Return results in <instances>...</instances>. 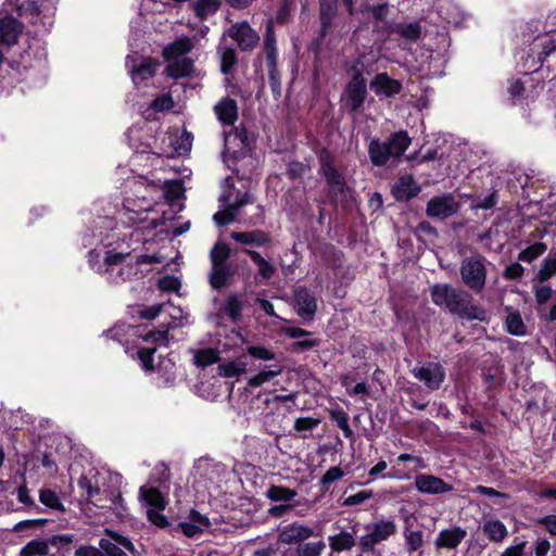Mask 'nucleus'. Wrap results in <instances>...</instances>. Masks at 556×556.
<instances>
[{"instance_id":"nucleus-1","label":"nucleus","mask_w":556,"mask_h":556,"mask_svg":"<svg viewBox=\"0 0 556 556\" xmlns=\"http://www.w3.org/2000/svg\"><path fill=\"white\" fill-rule=\"evenodd\" d=\"M127 187L121 218L124 225L134 227L129 237H136V242H139L143 240L141 235L144 231L156 229L163 224V218L154 210L161 189L155 181H149L144 177L129 180Z\"/></svg>"},{"instance_id":"nucleus-52","label":"nucleus","mask_w":556,"mask_h":556,"mask_svg":"<svg viewBox=\"0 0 556 556\" xmlns=\"http://www.w3.org/2000/svg\"><path fill=\"white\" fill-rule=\"evenodd\" d=\"M245 371L243 362H229L219 365V374L227 378L238 377Z\"/></svg>"},{"instance_id":"nucleus-18","label":"nucleus","mask_w":556,"mask_h":556,"mask_svg":"<svg viewBox=\"0 0 556 556\" xmlns=\"http://www.w3.org/2000/svg\"><path fill=\"white\" fill-rule=\"evenodd\" d=\"M321 173L333 193H342L345 188L343 176L332 165L330 155L327 152L320 154Z\"/></svg>"},{"instance_id":"nucleus-25","label":"nucleus","mask_w":556,"mask_h":556,"mask_svg":"<svg viewBox=\"0 0 556 556\" xmlns=\"http://www.w3.org/2000/svg\"><path fill=\"white\" fill-rule=\"evenodd\" d=\"M466 535V530L462 529L460 527L444 529L440 531L435 540V545L439 548L453 549L456 548L462 543Z\"/></svg>"},{"instance_id":"nucleus-29","label":"nucleus","mask_w":556,"mask_h":556,"mask_svg":"<svg viewBox=\"0 0 556 556\" xmlns=\"http://www.w3.org/2000/svg\"><path fill=\"white\" fill-rule=\"evenodd\" d=\"M20 34V25L15 18L5 17L0 20V41L12 45Z\"/></svg>"},{"instance_id":"nucleus-47","label":"nucleus","mask_w":556,"mask_h":556,"mask_svg":"<svg viewBox=\"0 0 556 556\" xmlns=\"http://www.w3.org/2000/svg\"><path fill=\"white\" fill-rule=\"evenodd\" d=\"M220 54V71L223 74H228L237 62V54L233 48L224 47L219 51Z\"/></svg>"},{"instance_id":"nucleus-31","label":"nucleus","mask_w":556,"mask_h":556,"mask_svg":"<svg viewBox=\"0 0 556 556\" xmlns=\"http://www.w3.org/2000/svg\"><path fill=\"white\" fill-rule=\"evenodd\" d=\"M296 491L289 489L283 485H270L265 495L271 502H282L290 504V502L296 496Z\"/></svg>"},{"instance_id":"nucleus-28","label":"nucleus","mask_w":556,"mask_h":556,"mask_svg":"<svg viewBox=\"0 0 556 556\" xmlns=\"http://www.w3.org/2000/svg\"><path fill=\"white\" fill-rule=\"evenodd\" d=\"M483 534L494 543H502L508 535L507 527L497 518H489L481 525Z\"/></svg>"},{"instance_id":"nucleus-33","label":"nucleus","mask_w":556,"mask_h":556,"mask_svg":"<svg viewBox=\"0 0 556 556\" xmlns=\"http://www.w3.org/2000/svg\"><path fill=\"white\" fill-rule=\"evenodd\" d=\"M220 8V0H197L192 3V9L198 17L206 20L215 14Z\"/></svg>"},{"instance_id":"nucleus-2","label":"nucleus","mask_w":556,"mask_h":556,"mask_svg":"<svg viewBox=\"0 0 556 556\" xmlns=\"http://www.w3.org/2000/svg\"><path fill=\"white\" fill-rule=\"evenodd\" d=\"M115 237L116 233L112 230L105 238H102L101 244L103 248L91 250L88 260L90 267L104 276L110 283L121 285L137 277L139 264L160 262V257L156 255L140 254L131 256L129 252L122 249L121 244L112 250H106L113 244Z\"/></svg>"},{"instance_id":"nucleus-14","label":"nucleus","mask_w":556,"mask_h":556,"mask_svg":"<svg viewBox=\"0 0 556 556\" xmlns=\"http://www.w3.org/2000/svg\"><path fill=\"white\" fill-rule=\"evenodd\" d=\"M313 534L312 527L293 521L278 529V541L286 545H292L309 539Z\"/></svg>"},{"instance_id":"nucleus-45","label":"nucleus","mask_w":556,"mask_h":556,"mask_svg":"<svg viewBox=\"0 0 556 556\" xmlns=\"http://www.w3.org/2000/svg\"><path fill=\"white\" fill-rule=\"evenodd\" d=\"M192 140L193 136L191 132L182 131L179 137L172 141V146L177 154L185 155L191 150Z\"/></svg>"},{"instance_id":"nucleus-59","label":"nucleus","mask_w":556,"mask_h":556,"mask_svg":"<svg viewBox=\"0 0 556 556\" xmlns=\"http://www.w3.org/2000/svg\"><path fill=\"white\" fill-rule=\"evenodd\" d=\"M156 351V348H143L138 351V358L140 361L141 367L144 370L153 369V355Z\"/></svg>"},{"instance_id":"nucleus-21","label":"nucleus","mask_w":556,"mask_h":556,"mask_svg":"<svg viewBox=\"0 0 556 556\" xmlns=\"http://www.w3.org/2000/svg\"><path fill=\"white\" fill-rule=\"evenodd\" d=\"M104 476L97 469H89L79 480L78 488L86 494L88 500H92L101 493V482Z\"/></svg>"},{"instance_id":"nucleus-17","label":"nucleus","mask_w":556,"mask_h":556,"mask_svg":"<svg viewBox=\"0 0 556 556\" xmlns=\"http://www.w3.org/2000/svg\"><path fill=\"white\" fill-rule=\"evenodd\" d=\"M414 484L417 491L424 494H443L453 490V486L441 478L428 473L417 475Z\"/></svg>"},{"instance_id":"nucleus-27","label":"nucleus","mask_w":556,"mask_h":556,"mask_svg":"<svg viewBox=\"0 0 556 556\" xmlns=\"http://www.w3.org/2000/svg\"><path fill=\"white\" fill-rule=\"evenodd\" d=\"M230 238L241 244L251 247H263L270 241L269 235L263 230L233 231Z\"/></svg>"},{"instance_id":"nucleus-60","label":"nucleus","mask_w":556,"mask_h":556,"mask_svg":"<svg viewBox=\"0 0 556 556\" xmlns=\"http://www.w3.org/2000/svg\"><path fill=\"white\" fill-rule=\"evenodd\" d=\"M100 548L103 551V554L108 556H128L116 543L101 539L99 542Z\"/></svg>"},{"instance_id":"nucleus-44","label":"nucleus","mask_w":556,"mask_h":556,"mask_svg":"<svg viewBox=\"0 0 556 556\" xmlns=\"http://www.w3.org/2000/svg\"><path fill=\"white\" fill-rule=\"evenodd\" d=\"M39 500L45 506H47L49 508H52V509H55L59 511H64V509H65L59 495L50 489L41 490L40 494H39Z\"/></svg>"},{"instance_id":"nucleus-6","label":"nucleus","mask_w":556,"mask_h":556,"mask_svg":"<svg viewBox=\"0 0 556 556\" xmlns=\"http://www.w3.org/2000/svg\"><path fill=\"white\" fill-rule=\"evenodd\" d=\"M409 144L410 138L406 131L394 132L384 142L372 139L368 147L369 159L375 166H383L390 160L401 157Z\"/></svg>"},{"instance_id":"nucleus-7","label":"nucleus","mask_w":556,"mask_h":556,"mask_svg":"<svg viewBox=\"0 0 556 556\" xmlns=\"http://www.w3.org/2000/svg\"><path fill=\"white\" fill-rule=\"evenodd\" d=\"M485 258L482 256L465 257L460 264V277L465 286L475 293H480L486 282Z\"/></svg>"},{"instance_id":"nucleus-10","label":"nucleus","mask_w":556,"mask_h":556,"mask_svg":"<svg viewBox=\"0 0 556 556\" xmlns=\"http://www.w3.org/2000/svg\"><path fill=\"white\" fill-rule=\"evenodd\" d=\"M459 210V202L451 193L431 198L427 203L426 213L431 218L445 219Z\"/></svg>"},{"instance_id":"nucleus-20","label":"nucleus","mask_w":556,"mask_h":556,"mask_svg":"<svg viewBox=\"0 0 556 556\" xmlns=\"http://www.w3.org/2000/svg\"><path fill=\"white\" fill-rule=\"evenodd\" d=\"M131 56L126 58V66L129 68L131 79L136 86L152 78L155 74L157 63L150 60L143 59L138 66L134 64Z\"/></svg>"},{"instance_id":"nucleus-3","label":"nucleus","mask_w":556,"mask_h":556,"mask_svg":"<svg viewBox=\"0 0 556 556\" xmlns=\"http://www.w3.org/2000/svg\"><path fill=\"white\" fill-rule=\"evenodd\" d=\"M431 299L435 305L445 307L451 314L462 319L483 321L486 318V312L475 304L468 292L453 288L450 285L433 286L431 288Z\"/></svg>"},{"instance_id":"nucleus-48","label":"nucleus","mask_w":556,"mask_h":556,"mask_svg":"<svg viewBox=\"0 0 556 556\" xmlns=\"http://www.w3.org/2000/svg\"><path fill=\"white\" fill-rule=\"evenodd\" d=\"M505 324L507 331L514 336H523L526 333V326L518 313L508 314Z\"/></svg>"},{"instance_id":"nucleus-16","label":"nucleus","mask_w":556,"mask_h":556,"mask_svg":"<svg viewBox=\"0 0 556 556\" xmlns=\"http://www.w3.org/2000/svg\"><path fill=\"white\" fill-rule=\"evenodd\" d=\"M369 87L379 98H392L402 90L401 81L391 78L387 73L377 74L371 79Z\"/></svg>"},{"instance_id":"nucleus-51","label":"nucleus","mask_w":556,"mask_h":556,"mask_svg":"<svg viewBox=\"0 0 556 556\" xmlns=\"http://www.w3.org/2000/svg\"><path fill=\"white\" fill-rule=\"evenodd\" d=\"M395 31L406 39L416 40L420 36L421 28L418 23L399 24L395 26Z\"/></svg>"},{"instance_id":"nucleus-32","label":"nucleus","mask_w":556,"mask_h":556,"mask_svg":"<svg viewBox=\"0 0 556 556\" xmlns=\"http://www.w3.org/2000/svg\"><path fill=\"white\" fill-rule=\"evenodd\" d=\"M243 252L251 257L255 265H257L258 275L263 279L268 280L273 277L276 271L275 266L268 263L258 252L250 249H244Z\"/></svg>"},{"instance_id":"nucleus-53","label":"nucleus","mask_w":556,"mask_h":556,"mask_svg":"<svg viewBox=\"0 0 556 556\" xmlns=\"http://www.w3.org/2000/svg\"><path fill=\"white\" fill-rule=\"evenodd\" d=\"M225 313L232 319L236 320L240 317L242 311V303L238 295H230L227 298L224 306Z\"/></svg>"},{"instance_id":"nucleus-61","label":"nucleus","mask_w":556,"mask_h":556,"mask_svg":"<svg viewBox=\"0 0 556 556\" xmlns=\"http://www.w3.org/2000/svg\"><path fill=\"white\" fill-rule=\"evenodd\" d=\"M264 50L277 49L276 46V35L274 30V20L269 18L266 24V29L264 34Z\"/></svg>"},{"instance_id":"nucleus-57","label":"nucleus","mask_w":556,"mask_h":556,"mask_svg":"<svg viewBox=\"0 0 556 556\" xmlns=\"http://www.w3.org/2000/svg\"><path fill=\"white\" fill-rule=\"evenodd\" d=\"M157 287L161 291L177 292L181 287V282L174 276H164L159 279Z\"/></svg>"},{"instance_id":"nucleus-11","label":"nucleus","mask_w":556,"mask_h":556,"mask_svg":"<svg viewBox=\"0 0 556 556\" xmlns=\"http://www.w3.org/2000/svg\"><path fill=\"white\" fill-rule=\"evenodd\" d=\"M131 332V334L141 338L146 342H152L155 344H165L168 340V329H161L156 331H149L142 333L139 327L119 325L108 331V337L118 342H122V334Z\"/></svg>"},{"instance_id":"nucleus-55","label":"nucleus","mask_w":556,"mask_h":556,"mask_svg":"<svg viewBox=\"0 0 556 556\" xmlns=\"http://www.w3.org/2000/svg\"><path fill=\"white\" fill-rule=\"evenodd\" d=\"M96 505L102 508L108 507L113 509L121 517L126 513V506L119 492L111 494L110 505L103 503H96Z\"/></svg>"},{"instance_id":"nucleus-58","label":"nucleus","mask_w":556,"mask_h":556,"mask_svg":"<svg viewBox=\"0 0 556 556\" xmlns=\"http://www.w3.org/2000/svg\"><path fill=\"white\" fill-rule=\"evenodd\" d=\"M320 424V420L312 417H300L294 421V430L296 432L312 431Z\"/></svg>"},{"instance_id":"nucleus-43","label":"nucleus","mask_w":556,"mask_h":556,"mask_svg":"<svg viewBox=\"0 0 556 556\" xmlns=\"http://www.w3.org/2000/svg\"><path fill=\"white\" fill-rule=\"evenodd\" d=\"M330 418L342 430L345 438H352L353 431L349 425V415L341 408L330 410Z\"/></svg>"},{"instance_id":"nucleus-39","label":"nucleus","mask_w":556,"mask_h":556,"mask_svg":"<svg viewBox=\"0 0 556 556\" xmlns=\"http://www.w3.org/2000/svg\"><path fill=\"white\" fill-rule=\"evenodd\" d=\"M49 553V545L43 540H33L28 542L22 549L21 556H46Z\"/></svg>"},{"instance_id":"nucleus-42","label":"nucleus","mask_w":556,"mask_h":556,"mask_svg":"<svg viewBox=\"0 0 556 556\" xmlns=\"http://www.w3.org/2000/svg\"><path fill=\"white\" fill-rule=\"evenodd\" d=\"M229 277L228 267L226 265H212L210 274V283L214 289L222 288Z\"/></svg>"},{"instance_id":"nucleus-24","label":"nucleus","mask_w":556,"mask_h":556,"mask_svg":"<svg viewBox=\"0 0 556 556\" xmlns=\"http://www.w3.org/2000/svg\"><path fill=\"white\" fill-rule=\"evenodd\" d=\"M208 526V519L194 509L190 510L187 521L179 523L182 533L189 538H194L202 533Z\"/></svg>"},{"instance_id":"nucleus-49","label":"nucleus","mask_w":556,"mask_h":556,"mask_svg":"<svg viewBox=\"0 0 556 556\" xmlns=\"http://www.w3.org/2000/svg\"><path fill=\"white\" fill-rule=\"evenodd\" d=\"M164 311L168 314L173 324L169 327L182 326L188 323V316L184 313L182 308L179 306H175L172 303L164 304Z\"/></svg>"},{"instance_id":"nucleus-56","label":"nucleus","mask_w":556,"mask_h":556,"mask_svg":"<svg viewBox=\"0 0 556 556\" xmlns=\"http://www.w3.org/2000/svg\"><path fill=\"white\" fill-rule=\"evenodd\" d=\"M405 543L407 546V549L410 552H415L419 549L424 544V534L421 531H409L405 535Z\"/></svg>"},{"instance_id":"nucleus-64","label":"nucleus","mask_w":556,"mask_h":556,"mask_svg":"<svg viewBox=\"0 0 556 556\" xmlns=\"http://www.w3.org/2000/svg\"><path fill=\"white\" fill-rule=\"evenodd\" d=\"M248 353L254 358L262 361H273L275 359V353L263 348V346H249Z\"/></svg>"},{"instance_id":"nucleus-50","label":"nucleus","mask_w":556,"mask_h":556,"mask_svg":"<svg viewBox=\"0 0 556 556\" xmlns=\"http://www.w3.org/2000/svg\"><path fill=\"white\" fill-rule=\"evenodd\" d=\"M229 256V248L224 243H217L211 251V263L212 265H226Z\"/></svg>"},{"instance_id":"nucleus-63","label":"nucleus","mask_w":556,"mask_h":556,"mask_svg":"<svg viewBox=\"0 0 556 556\" xmlns=\"http://www.w3.org/2000/svg\"><path fill=\"white\" fill-rule=\"evenodd\" d=\"M371 496H372V491H369V490L359 491L355 494L348 496L343 501V506L358 505V504L365 502L366 500H369Z\"/></svg>"},{"instance_id":"nucleus-12","label":"nucleus","mask_w":556,"mask_h":556,"mask_svg":"<svg viewBox=\"0 0 556 556\" xmlns=\"http://www.w3.org/2000/svg\"><path fill=\"white\" fill-rule=\"evenodd\" d=\"M367 84L361 72H355L344 91V102L351 112L357 111L365 101Z\"/></svg>"},{"instance_id":"nucleus-36","label":"nucleus","mask_w":556,"mask_h":556,"mask_svg":"<svg viewBox=\"0 0 556 556\" xmlns=\"http://www.w3.org/2000/svg\"><path fill=\"white\" fill-rule=\"evenodd\" d=\"M281 371V366L273 365L268 369H264L256 374L255 376L251 377L248 381V386L251 388L261 387L262 384L274 379L276 376L280 375Z\"/></svg>"},{"instance_id":"nucleus-46","label":"nucleus","mask_w":556,"mask_h":556,"mask_svg":"<svg viewBox=\"0 0 556 556\" xmlns=\"http://www.w3.org/2000/svg\"><path fill=\"white\" fill-rule=\"evenodd\" d=\"M326 548L324 541L308 542L300 544L296 548L298 556H320Z\"/></svg>"},{"instance_id":"nucleus-38","label":"nucleus","mask_w":556,"mask_h":556,"mask_svg":"<svg viewBox=\"0 0 556 556\" xmlns=\"http://www.w3.org/2000/svg\"><path fill=\"white\" fill-rule=\"evenodd\" d=\"M547 250V245L543 242H535L528 248L523 249L518 254V261L526 262V263H532L534 260H536L539 256L544 254Z\"/></svg>"},{"instance_id":"nucleus-34","label":"nucleus","mask_w":556,"mask_h":556,"mask_svg":"<svg viewBox=\"0 0 556 556\" xmlns=\"http://www.w3.org/2000/svg\"><path fill=\"white\" fill-rule=\"evenodd\" d=\"M160 189V199L163 197L167 201L173 202L182 194V185L179 180H166L163 184L155 182Z\"/></svg>"},{"instance_id":"nucleus-13","label":"nucleus","mask_w":556,"mask_h":556,"mask_svg":"<svg viewBox=\"0 0 556 556\" xmlns=\"http://www.w3.org/2000/svg\"><path fill=\"white\" fill-rule=\"evenodd\" d=\"M227 35L237 42L242 51L253 50L258 41L260 36L248 22H240L231 25L227 29Z\"/></svg>"},{"instance_id":"nucleus-54","label":"nucleus","mask_w":556,"mask_h":556,"mask_svg":"<svg viewBox=\"0 0 556 556\" xmlns=\"http://www.w3.org/2000/svg\"><path fill=\"white\" fill-rule=\"evenodd\" d=\"M174 106V100L170 93H163L157 96L150 104V109L155 112H165Z\"/></svg>"},{"instance_id":"nucleus-30","label":"nucleus","mask_w":556,"mask_h":556,"mask_svg":"<svg viewBox=\"0 0 556 556\" xmlns=\"http://www.w3.org/2000/svg\"><path fill=\"white\" fill-rule=\"evenodd\" d=\"M337 0H319V18L323 31L326 33L337 14Z\"/></svg>"},{"instance_id":"nucleus-4","label":"nucleus","mask_w":556,"mask_h":556,"mask_svg":"<svg viewBox=\"0 0 556 556\" xmlns=\"http://www.w3.org/2000/svg\"><path fill=\"white\" fill-rule=\"evenodd\" d=\"M232 194L228 193L223 199L227 202L224 211L214 214L213 219L218 226L227 225L236 219L249 225H257L263 220V206L255 203V199L249 191L242 195H238L236 200H231Z\"/></svg>"},{"instance_id":"nucleus-26","label":"nucleus","mask_w":556,"mask_h":556,"mask_svg":"<svg viewBox=\"0 0 556 556\" xmlns=\"http://www.w3.org/2000/svg\"><path fill=\"white\" fill-rule=\"evenodd\" d=\"M218 121L223 125L231 126L238 117V108L235 100L230 98H223L214 108Z\"/></svg>"},{"instance_id":"nucleus-41","label":"nucleus","mask_w":556,"mask_h":556,"mask_svg":"<svg viewBox=\"0 0 556 556\" xmlns=\"http://www.w3.org/2000/svg\"><path fill=\"white\" fill-rule=\"evenodd\" d=\"M556 275V256L548 255L541 264L539 271L536 273V279L540 282H544Z\"/></svg>"},{"instance_id":"nucleus-5","label":"nucleus","mask_w":556,"mask_h":556,"mask_svg":"<svg viewBox=\"0 0 556 556\" xmlns=\"http://www.w3.org/2000/svg\"><path fill=\"white\" fill-rule=\"evenodd\" d=\"M192 48V40L186 36L179 37L164 48L163 55L168 61L165 72L168 77L181 78L192 73L193 62L186 56Z\"/></svg>"},{"instance_id":"nucleus-9","label":"nucleus","mask_w":556,"mask_h":556,"mask_svg":"<svg viewBox=\"0 0 556 556\" xmlns=\"http://www.w3.org/2000/svg\"><path fill=\"white\" fill-rule=\"evenodd\" d=\"M365 530L366 533L359 539V546L367 552L392 536L396 532V525L393 520L381 519L367 525Z\"/></svg>"},{"instance_id":"nucleus-35","label":"nucleus","mask_w":556,"mask_h":556,"mask_svg":"<svg viewBox=\"0 0 556 556\" xmlns=\"http://www.w3.org/2000/svg\"><path fill=\"white\" fill-rule=\"evenodd\" d=\"M329 545L334 552L349 551L355 545L353 534L342 531L339 534L329 538Z\"/></svg>"},{"instance_id":"nucleus-8","label":"nucleus","mask_w":556,"mask_h":556,"mask_svg":"<svg viewBox=\"0 0 556 556\" xmlns=\"http://www.w3.org/2000/svg\"><path fill=\"white\" fill-rule=\"evenodd\" d=\"M139 494L148 507L147 515L149 520L160 528H165L168 522L162 511L165 509L166 501L161 491L154 486L142 485Z\"/></svg>"},{"instance_id":"nucleus-15","label":"nucleus","mask_w":556,"mask_h":556,"mask_svg":"<svg viewBox=\"0 0 556 556\" xmlns=\"http://www.w3.org/2000/svg\"><path fill=\"white\" fill-rule=\"evenodd\" d=\"M415 378L422 381L429 389L437 390L442 384L445 372L441 365L428 363L412 369Z\"/></svg>"},{"instance_id":"nucleus-62","label":"nucleus","mask_w":556,"mask_h":556,"mask_svg":"<svg viewBox=\"0 0 556 556\" xmlns=\"http://www.w3.org/2000/svg\"><path fill=\"white\" fill-rule=\"evenodd\" d=\"M343 476H344V471L340 467H338V466L331 467L320 478V483L324 486H327L330 483H332L337 480H340Z\"/></svg>"},{"instance_id":"nucleus-19","label":"nucleus","mask_w":556,"mask_h":556,"mask_svg":"<svg viewBox=\"0 0 556 556\" xmlns=\"http://www.w3.org/2000/svg\"><path fill=\"white\" fill-rule=\"evenodd\" d=\"M296 313L305 321L313 319L317 311L316 298L303 287H300L294 292Z\"/></svg>"},{"instance_id":"nucleus-22","label":"nucleus","mask_w":556,"mask_h":556,"mask_svg":"<svg viewBox=\"0 0 556 556\" xmlns=\"http://www.w3.org/2000/svg\"><path fill=\"white\" fill-rule=\"evenodd\" d=\"M419 191L420 187L410 175L401 176L392 188L393 195L397 201H407L416 197Z\"/></svg>"},{"instance_id":"nucleus-37","label":"nucleus","mask_w":556,"mask_h":556,"mask_svg":"<svg viewBox=\"0 0 556 556\" xmlns=\"http://www.w3.org/2000/svg\"><path fill=\"white\" fill-rule=\"evenodd\" d=\"M535 47L541 48L539 60L541 63H544L545 60L556 51V37L551 35L538 37Z\"/></svg>"},{"instance_id":"nucleus-40","label":"nucleus","mask_w":556,"mask_h":556,"mask_svg":"<svg viewBox=\"0 0 556 556\" xmlns=\"http://www.w3.org/2000/svg\"><path fill=\"white\" fill-rule=\"evenodd\" d=\"M218 361V352L214 349L198 350L193 354V362L198 367H206Z\"/></svg>"},{"instance_id":"nucleus-23","label":"nucleus","mask_w":556,"mask_h":556,"mask_svg":"<svg viewBox=\"0 0 556 556\" xmlns=\"http://www.w3.org/2000/svg\"><path fill=\"white\" fill-rule=\"evenodd\" d=\"M223 470V466L208 458H201L195 463L194 477H199L208 483H216Z\"/></svg>"}]
</instances>
